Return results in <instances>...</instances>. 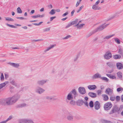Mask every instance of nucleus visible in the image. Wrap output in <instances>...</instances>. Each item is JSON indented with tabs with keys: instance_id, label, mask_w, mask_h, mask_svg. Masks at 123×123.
<instances>
[{
	"instance_id": "obj_1",
	"label": "nucleus",
	"mask_w": 123,
	"mask_h": 123,
	"mask_svg": "<svg viewBox=\"0 0 123 123\" xmlns=\"http://www.w3.org/2000/svg\"><path fill=\"white\" fill-rule=\"evenodd\" d=\"M19 98V96L16 95L12 97L0 100V103L4 105H11L15 103Z\"/></svg>"
},
{
	"instance_id": "obj_2",
	"label": "nucleus",
	"mask_w": 123,
	"mask_h": 123,
	"mask_svg": "<svg viewBox=\"0 0 123 123\" xmlns=\"http://www.w3.org/2000/svg\"><path fill=\"white\" fill-rule=\"evenodd\" d=\"M19 123H34L33 120L30 118H22L18 120Z\"/></svg>"
},
{
	"instance_id": "obj_3",
	"label": "nucleus",
	"mask_w": 123,
	"mask_h": 123,
	"mask_svg": "<svg viewBox=\"0 0 123 123\" xmlns=\"http://www.w3.org/2000/svg\"><path fill=\"white\" fill-rule=\"evenodd\" d=\"M112 55L111 53L109 51L106 52L104 55V57L105 59L108 60L111 58Z\"/></svg>"
},
{
	"instance_id": "obj_4",
	"label": "nucleus",
	"mask_w": 123,
	"mask_h": 123,
	"mask_svg": "<svg viewBox=\"0 0 123 123\" xmlns=\"http://www.w3.org/2000/svg\"><path fill=\"white\" fill-rule=\"evenodd\" d=\"M112 106V105L110 102H107L105 104L104 108L105 110H109L111 109Z\"/></svg>"
},
{
	"instance_id": "obj_5",
	"label": "nucleus",
	"mask_w": 123,
	"mask_h": 123,
	"mask_svg": "<svg viewBox=\"0 0 123 123\" xmlns=\"http://www.w3.org/2000/svg\"><path fill=\"white\" fill-rule=\"evenodd\" d=\"M35 91L37 93L41 94L44 92L45 90L41 87H37L35 89Z\"/></svg>"
},
{
	"instance_id": "obj_6",
	"label": "nucleus",
	"mask_w": 123,
	"mask_h": 123,
	"mask_svg": "<svg viewBox=\"0 0 123 123\" xmlns=\"http://www.w3.org/2000/svg\"><path fill=\"white\" fill-rule=\"evenodd\" d=\"M109 24H104L98 27L96 29V31H100L104 29L107 26H108Z\"/></svg>"
},
{
	"instance_id": "obj_7",
	"label": "nucleus",
	"mask_w": 123,
	"mask_h": 123,
	"mask_svg": "<svg viewBox=\"0 0 123 123\" xmlns=\"http://www.w3.org/2000/svg\"><path fill=\"white\" fill-rule=\"evenodd\" d=\"M79 92L81 94H83L86 93L85 88L82 87H80L78 88Z\"/></svg>"
},
{
	"instance_id": "obj_8",
	"label": "nucleus",
	"mask_w": 123,
	"mask_h": 123,
	"mask_svg": "<svg viewBox=\"0 0 123 123\" xmlns=\"http://www.w3.org/2000/svg\"><path fill=\"white\" fill-rule=\"evenodd\" d=\"M94 107L96 110L99 109L100 107V104L98 101H96L94 104Z\"/></svg>"
},
{
	"instance_id": "obj_9",
	"label": "nucleus",
	"mask_w": 123,
	"mask_h": 123,
	"mask_svg": "<svg viewBox=\"0 0 123 123\" xmlns=\"http://www.w3.org/2000/svg\"><path fill=\"white\" fill-rule=\"evenodd\" d=\"M81 22V21H79L78 23L74 25L75 27H77V28L79 29H81L82 28L84 25H85V24H79Z\"/></svg>"
},
{
	"instance_id": "obj_10",
	"label": "nucleus",
	"mask_w": 123,
	"mask_h": 123,
	"mask_svg": "<svg viewBox=\"0 0 123 123\" xmlns=\"http://www.w3.org/2000/svg\"><path fill=\"white\" fill-rule=\"evenodd\" d=\"M105 92L107 94L111 95L113 94V90L111 89L107 88L106 89Z\"/></svg>"
},
{
	"instance_id": "obj_11",
	"label": "nucleus",
	"mask_w": 123,
	"mask_h": 123,
	"mask_svg": "<svg viewBox=\"0 0 123 123\" xmlns=\"http://www.w3.org/2000/svg\"><path fill=\"white\" fill-rule=\"evenodd\" d=\"M47 80H39L37 81L38 84L40 85H43L47 81Z\"/></svg>"
},
{
	"instance_id": "obj_12",
	"label": "nucleus",
	"mask_w": 123,
	"mask_h": 123,
	"mask_svg": "<svg viewBox=\"0 0 123 123\" xmlns=\"http://www.w3.org/2000/svg\"><path fill=\"white\" fill-rule=\"evenodd\" d=\"M8 64L10 65L15 68H18L20 65L19 63H16L12 62H9Z\"/></svg>"
},
{
	"instance_id": "obj_13",
	"label": "nucleus",
	"mask_w": 123,
	"mask_h": 123,
	"mask_svg": "<svg viewBox=\"0 0 123 123\" xmlns=\"http://www.w3.org/2000/svg\"><path fill=\"white\" fill-rule=\"evenodd\" d=\"M71 93L72 95H73V97L74 98L75 97L78 95L77 92H76V90L75 89H73L71 92Z\"/></svg>"
},
{
	"instance_id": "obj_14",
	"label": "nucleus",
	"mask_w": 123,
	"mask_h": 123,
	"mask_svg": "<svg viewBox=\"0 0 123 123\" xmlns=\"http://www.w3.org/2000/svg\"><path fill=\"white\" fill-rule=\"evenodd\" d=\"M88 88L90 90H94L97 88V87L95 85H89L88 86Z\"/></svg>"
},
{
	"instance_id": "obj_15",
	"label": "nucleus",
	"mask_w": 123,
	"mask_h": 123,
	"mask_svg": "<svg viewBox=\"0 0 123 123\" xmlns=\"http://www.w3.org/2000/svg\"><path fill=\"white\" fill-rule=\"evenodd\" d=\"M92 77L93 79L101 78V75L100 74L97 73L94 74Z\"/></svg>"
},
{
	"instance_id": "obj_16",
	"label": "nucleus",
	"mask_w": 123,
	"mask_h": 123,
	"mask_svg": "<svg viewBox=\"0 0 123 123\" xmlns=\"http://www.w3.org/2000/svg\"><path fill=\"white\" fill-rule=\"evenodd\" d=\"M92 8L94 10H99L101 9V8L96 5H94L92 7Z\"/></svg>"
},
{
	"instance_id": "obj_17",
	"label": "nucleus",
	"mask_w": 123,
	"mask_h": 123,
	"mask_svg": "<svg viewBox=\"0 0 123 123\" xmlns=\"http://www.w3.org/2000/svg\"><path fill=\"white\" fill-rule=\"evenodd\" d=\"M80 55V53H79L75 55L73 60V61L74 62L77 61L78 60V59L79 58Z\"/></svg>"
},
{
	"instance_id": "obj_18",
	"label": "nucleus",
	"mask_w": 123,
	"mask_h": 123,
	"mask_svg": "<svg viewBox=\"0 0 123 123\" xmlns=\"http://www.w3.org/2000/svg\"><path fill=\"white\" fill-rule=\"evenodd\" d=\"M67 98L69 100H71L73 99V97L70 92L68 95Z\"/></svg>"
},
{
	"instance_id": "obj_19",
	"label": "nucleus",
	"mask_w": 123,
	"mask_h": 123,
	"mask_svg": "<svg viewBox=\"0 0 123 123\" xmlns=\"http://www.w3.org/2000/svg\"><path fill=\"white\" fill-rule=\"evenodd\" d=\"M8 81H6L0 84V89L4 87L8 83Z\"/></svg>"
},
{
	"instance_id": "obj_20",
	"label": "nucleus",
	"mask_w": 123,
	"mask_h": 123,
	"mask_svg": "<svg viewBox=\"0 0 123 123\" xmlns=\"http://www.w3.org/2000/svg\"><path fill=\"white\" fill-rule=\"evenodd\" d=\"M88 95L92 98H95L97 96L96 93L92 92H90L88 93Z\"/></svg>"
},
{
	"instance_id": "obj_21",
	"label": "nucleus",
	"mask_w": 123,
	"mask_h": 123,
	"mask_svg": "<svg viewBox=\"0 0 123 123\" xmlns=\"http://www.w3.org/2000/svg\"><path fill=\"white\" fill-rule=\"evenodd\" d=\"M117 67L118 69H122L123 68V65L120 63H117Z\"/></svg>"
},
{
	"instance_id": "obj_22",
	"label": "nucleus",
	"mask_w": 123,
	"mask_h": 123,
	"mask_svg": "<svg viewBox=\"0 0 123 123\" xmlns=\"http://www.w3.org/2000/svg\"><path fill=\"white\" fill-rule=\"evenodd\" d=\"M121 56L119 55L116 54L113 56V58L115 59H120L121 58Z\"/></svg>"
},
{
	"instance_id": "obj_23",
	"label": "nucleus",
	"mask_w": 123,
	"mask_h": 123,
	"mask_svg": "<svg viewBox=\"0 0 123 123\" xmlns=\"http://www.w3.org/2000/svg\"><path fill=\"white\" fill-rule=\"evenodd\" d=\"M84 103V101L82 100H79L77 102V105L79 106L82 105Z\"/></svg>"
},
{
	"instance_id": "obj_24",
	"label": "nucleus",
	"mask_w": 123,
	"mask_h": 123,
	"mask_svg": "<svg viewBox=\"0 0 123 123\" xmlns=\"http://www.w3.org/2000/svg\"><path fill=\"white\" fill-rule=\"evenodd\" d=\"M10 83L15 86H17L18 85V84L16 83L15 81L14 80H10Z\"/></svg>"
},
{
	"instance_id": "obj_25",
	"label": "nucleus",
	"mask_w": 123,
	"mask_h": 123,
	"mask_svg": "<svg viewBox=\"0 0 123 123\" xmlns=\"http://www.w3.org/2000/svg\"><path fill=\"white\" fill-rule=\"evenodd\" d=\"M114 34H113L112 35H108L107 36H105V37H104L103 39H108L110 38H111L113 36H114Z\"/></svg>"
},
{
	"instance_id": "obj_26",
	"label": "nucleus",
	"mask_w": 123,
	"mask_h": 123,
	"mask_svg": "<svg viewBox=\"0 0 123 123\" xmlns=\"http://www.w3.org/2000/svg\"><path fill=\"white\" fill-rule=\"evenodd\" d=\"M102 97H103V99L104 101H106L109 98L108 96L106 95H103Z\"/></svg>"
},
{
	"instance_id": "obj_27",
	"label": "nucleus",
	"mask_w": 123,
	"mask_h": 123,
	"mask_svg": "<svg viewBox=\"0 0 123 123\" xmlns=\"http://www.w3.org/2000/svg\"><path fill=\"white\" fill-rule=\"evenodd\" d=\"M106 75L108 77L111 79H115L116 78L115 76L114 75L113 76L111 74H106Z\"/></svg>"
},
{
	"instance_id": "obj_28",
	"label": "nucleus",
	"mask_w": 123,
	"mask_h": 123,
	"mask_svg": "<svg viewBox=\"0 0 123 123\" xmlns=\"http://www.w3.org/2000/svg\"><path fill=\"white\" fill-rule=\"evenodd\" d=\"M78 22V19H76L74 20L71 22L72 25L74 24H75V25L77 24Z\"/></svg>"
},
{
	"instance_id": "obj_29",
	"label": "nucleus",
	"mask_w": 123,
	"mask_h": 123,
	"mask_svg": "<svg viewBox=\"0 0 123 123\" xmlns=\"http://www.w3.org/2000/svg\"><path fill=\"white\" fill-rule=\"evenodd\" d=\"M114 40L115 42L118 44H119L120 43V41L118 38L115 37L114 38Z\"/></svg>"
},
{
	"instance_id": "obj_30",
	"label": "nucleus",
	"mask_w": 123,
	"mask_h": 123,
	"mask_svg": "<svg viewBox=\"0 0 123 123\" xmlns=\"http://www.w3.org/2000/svg\"><path fill=\"white\" fill-rule=\"evenodd\" d=\"M101 121L103 123H113L111 121H107L104 119L102 120Z\"/></svg>"
},
{
	"instance_id": "obj_31",
	"label": "nucleus",
	"mask_w": 123,
	"mask_h": 123,
	"mask_svg": "<svg viewBox=\"0 0 123 123\" xmlns=\"http://www.w3.org/2000/svg\"><path fill=\"white\" fill-rule=\"evenodd\" d=\"M107 65L110 67H112L113 66V64L112 62H107L106 63Z\"/></svg>"
},
{
	"instance_id": "obj_32",
	"label": "nucleus",
	"mask_w": 123,
	"mask_h": 123,
	"mask_svg": "<svg viewBox=\"0 0 123 123\" xmlns=\"http://www.w3.org/2000/svg\"><path fill=\"white\" fill-rule=\"evenodd\" d=\"M73 119V117L72 115H69L67 116V119L69 120H72Z\"/></svg>"
},
{
	"instance_id": "obj_33",
	"label": "nucleus",
	"mask_w": 123,
	"mask_h": 123,
	"mask_svg": "<svg viewBox=\"0 0 123 123\" xmlns=\"http://www.w3.org/2000/svg\"><path fill=\"white\" fill-rule=\"evenodd\" d=\"M5 20L6 21H13L14 20L13 19L9 17H5Z\"/></svg>"
},
{
	"instance_id": "obj_34",
	"label": "nucleus",
	"mask_w": 123,
	"mask_h": 123,
	"mask_svg": "<svg viewBox=\"0 0 123 123\" xmlns=\"http://www.w3.org/2000/svg\"><path fill=\"white\" fill-rule=\"evenodd\" d=\"M118 53L120 54H122L123 53V49L121 48H119L118 49Z\"/></svg>"
},
{
	"instance_id": "obj_35",
	"label": "nucleus",
	"mask_w": 123,
	"mask_h": 123,
	"mask_svg": "<svg viewBox=\"0 0 123 123\" xmlns=\"http://www.w3.org/2000/svg\"><path fill=\"white\" fill-rule=\"evenodd\" d=\"M50 29V27L46 28L43 29V32L49 31Z\"/></svg>"
},
{
	"instance_id": "obj_36",
	"label": "nucleus",
	"mask_w": 123,
	"mask_h": 123,
	"mask_svg": "<svg viewBox=\"0 0 123 123\" xmlns=\"http://www.w3.org/2000/svg\"><path fill=\"white\" fill-rule=\"evenodd\" d=\"M122 74L120 72H118L117 73V75L119 78H121L122 77Z\"/></svg>"
},
{
	"instance_id": "obj_37",
	"label": "nucleus",
	"mask_w": 123,
	"mask_h": 123,
	"mask_svg": "<svg viewBox=\"0 0 123 123\" xmlns=\"http://www.w3.org/2000/svg\"><path fill=\"white\" fill-rule=\"evenodd\" d=\"M101 79L103 80H104L105 81L107 82L109 81V79L106 77H101Z\"/></svg>"
},
{
	"instance_id": "obj_38",
	"label": "nucleus",
	"mask_w": 123,
	"mask_h": 123,
	"mask_svg": "<svg viewBox=\"0 0 123 123\" xmlns=\"http://www.w3.org/2000/svg\"><path fill=\"white\" fill-rule=\"evenodd\" d=\"M55 10L54 9H52L49 12V13L51 15H53L55 13Z\"/></svg>"
},
{
	"instance_id": "obj_39",
	"label": "nucleus",
	"mask_w": 123,
	"mask_h": 123,
	"mask_svg": "<svg viewBox=\"0 0 123 123\" xmlns=\"http://www.w3.org/2000/svg\"><path fill=\"white\" fill-rule=\"evenodd\" d=\"M17 12L18 13H21L22 11L20 9V8L19 7H18L17 9Z\"/></svg>"
},
{
	"instance_id": "obj_40",
	"label": "nucleus",
	"mask_w": 123,
	"mask_h": 123,
	"mask_svg": "<svg viewBox=\"0 0 123 123\" xmlns=\"http://www.w3.org/2000/svg\"><path fill=\"white\" fill-rule=\"evenodd\" d=\"M6 25L7 26L11 28H16V27L14 25L9 24H6Z\"/></svg>"
},
{
	"instance_id": "obj_41",
	"label": "nucleus",
	"mask_w": 123,
	"mask_h": 123,
	"mask_svg": "<svg viewBox=\"0 0 123 123\" xmlns=\"http://www.w3.org/2000/svg\"><path fill=\"white\" fill-rule=\"evenodd\" d=\"M89 105L90 107L92 108L93 106V103L92 101H91L89 103Z\"/></svg>"
},
{
	"instance_id": "obj_42",
	"label": "nucleus",
	"mask_w": 123,
	"mask_h": 123,
	"mask_svg": "<svg viewBox=\"0 0 123 123\" xmlns=\"http://www.w3.org/2000/svg\"><path fill=\"white\" fill-rule=\"evenodd\" d=\"M26 104L24 103L22 104L19 105L18 106L19 107H22L26 106Z\"/></svg>"
},
{
	"instance_id": "obj_43",
	"label": "nucleus",
	"mask_w": 123,
	"mask_h": 123,
	"mask_svg": "<svg viewBox=\"0 0 123 123\" xmlns=\"http://www.w3.org/2000/svg\"><path fill=\"white\" fill-rule=\"evenodd\" d=\"M12 118V115L10 116L9 117L7 118V119L6 120V122H7L8 121L11 120Z\"/></svg>"
},
{
	"instance_id": "obj_44",
	"label": "nucleus",
	"mask_w": 123,
	"mask_h": 123,
	"mask_svg": "<svg viewBox=\"0 0 123 123\" xmlns=\"http://www.w3.org/2000/svg\"><path fill=\"white\" fill-rule=\"evenodd\" d=\"M121 13V12L120 11H118L116 12L114 14L117 17H118L119 15Z\"/></svg>"
},
{
	"instance_id": "obj_45",
	"label": "nucleus",
	"mask_w": 123,
	"mask_h": 123,
	"mask_svg": "<svg viewBox=\"0 0 123 123\" xmlns=\"http://www.w3.org/2000/svg\"><path fill=\"white\" fill-rule=\"evenodd\" d=\"M117 92L122 91L123 90V88L122 87L118 88L117 89Z\"/></svg>"
},
{
	"instance_id": "obj_46",
	"label": "nucleus",
	"mask_w": 123,
	"mask_h": 123,
	"mask_svg": "<svg viewBox=\"0 0 123 123\" xmlns=\"http://www.w3.org/2000/svg\"><path fill=\"white\" fill-rule=\"evenodd\" d=\"M71 37V36L70 35H68L66 37L63 38V40H65L68 39V38H70Z\"/></svg>"
},
{
	"instance_id": "obj_47",
	"label": "nucleus",
	"mask_w": 123,
	"mask_h": 123,
	"mask_svg": "<svg viewBox=\"0 0 123 123\" xmlns=\"http://www.w3.org/2000/svg\"><path fill=\"white\" fill-rule=\"evenodd\" d=\"M84 6H81L79 8V9L77 11V13L79 12L81 9L83 8Z\"/></svg>"
},
{
	"instance_id": "obj_48",
	"label": "nucleus",
	"mask_w": 123,
	"mask_h": 123,
	"mask_svg": "<svg viewBox=\"0 0 123 123\" xmlns=\"http://www.w3.org/2000/svg\"><path fill=\"white\" fill-rule=\"evenodd\" d=\"M116 17H117L116 16L115 14H114L111 16L110 17V19H113Z\"/></svg>"
},
{
	"instance_id": "obj_49",
	"label": "nucleus",
	"mask_w": 123,
	"mask_h": 123,
	"mask_svg": "<svg viewBox=\"0 0 123 123\" xmlns=\"http://www.w3.org/2000/svg\"><path fill=\"white\" fill-rule=\"evenodd\" d=\"M54 97L53 96H47L46 97V98L48 99H53Z\"/></svg>"
},
{
	"instance_id": "obj_50",
	"label": "nucleus",
	"mask_w": 123,
	"mask_h": 123,
	"mask_svg": "<svg viewBox=\"0 0 123 123\" xmlns=\"http://www.w3.org/2000/svg\"><path fill=\"white\" fill-rule=\"evenodd\" d=\"M51 49V48L49 46L44 51V52H46L49 50L50 49Z\"/></svg>"
},
{
	"instance_id": "obj_51",
	"label": "nucleus",
	"mask_w": 123,
	"mask_h": 123,
	"mask_svg": "<svg viewBox=\"0 0 123 123\" xmlns=\"http://www.w3.org/2000/svg\"><path fill=\"white\" fill-rule=\"evenodd\" d=\"M32 17L33 18H37L39 17V14L37 15H34L33 16H32Z\"/></svg>"
},
{
	"instance_id": "obj_52",
	"label": "nucleus",
	"mask_w": 123,
	"mask_h": 123,
	"mask_svg": "<svg viewBox=\"0 0 123 123\" xmlns=\"http://www.w3.org/2000/svg\"><path fill=\"white\" fill-rule=\"evenodd\" d=\"M115 97L111 96L110 98L111 100L112 101H114L115 100Z\"/></svg>"
},
{
	"instance_id": "obj_53",
	"label": "nucleus",
	"mask_w": 123,
	"mask_h": 123,
	"mask_svg": "<svg viewBox=\"0 0 123 123\" xmlns=\"http://www.w3.org/2000/svg\"><path fill=\"white\" fill-rule=\"evenodd\" d=\"M56 46V45L55 44H54V45H52L49 46L51 49L52 48H54V47H55Z\"/></svg>"
},
{
	"instance_id": "obj_54",
	"label": "nucleus",
	"mask_w": 123,
	"mask_h": 123,
	"mask_svg": "<svg viewBox=\"0 0 123 123\" xmlns=\"http://www.w3.org/2000/svg\"><path fill=\"white\" fill-rule=\"evenodd\" d=\"M72 25V24H71V22H70V23H69L67 25V26H66V28H68L70 26H71V25Z\"/></svg>"
},
{
	"instance_id": "obj_55",
	"label": "nucleus",
	"mask_w": 123,
	"mask_h": 123,
	"mask_svg": "<svg viewBox=\"0 0 123 123\" xmlns=\"http://www.w3.org/2000/svg\"><path fill=\"white\" fill-rule=\"evenodd\" d=\"M102 91L100 90H98L97 93L98 94V95H100L101 94Z\"/></svg>"
},
{
	"instance_id": "obj_56",
	"label": "nucleus",
	"mask_w": 123,
	"mask_h": 123,
	"mask_svg": "<svg viewBox=\"0 0 123 123\" xmlns=\"http://www.w3.org/2000/svg\"><path fill=\"white\" fill-rule=\"evenodd\" d=\"M120 99V97L119 96H117L116 97V100L117 101H119Z\"/></svg>"
},
{
	"instance_id": "obj_57",
	"label": "nucleus",
	"mask_w": 123,
	"mask_h": 123,
	"mask_svg": "<svg viewBox=\"0 0 123 123\" xmlns=\"http://www.w3.org/2000/svg\"><path fill=\"white\" fill-rule=\"evenodd\" d=\"M68 14V12H66L65 13L63 14L62 16L63 17H64L65 16L67 15Z\"/></svg>"
},
{
	"instance_id": "obj_58",
	"label": "nucleus",
	"mask_w": 123,
	"mask_h": 123,
	"mask_svg": "<svg viewBox=\"0 0 123 123\" xmlns=\"http://www.w3.org/2000/svg\"><path fill=\"white\" fill-rule=\"evenodd\" d=\"M43 40V39H39L38 40H34V41L35 42H40L42 41Z\"/></svg>"
},
{
	"instance_id": "obj_59",
	"label": "nucleus",
	"mask_w": 123,
	"mask_h": 123,
	"mask_svg": "<svg viewBox=\"0 0 123 123\" xmlns=\"http://www.w3.org/2000/svg\"><path fill=\"white\" fill-rule=\"evenodd\" d=\"M56 18L55 16L53 17H50V21H52L54 19Z\"/></svg>"
},
{
	"instance_id": "obj_60",
	"label": "nucleus",
	"mask_w": 123,
	"mask_h": 123,
	"mask_svg": "<svg viewBox=\"0 0 123 123\" xmlns=\"http://www.w3.org/2000/svg\"><path fill=\"white\" fill-rule=\"evenodd\" d=\"M48 6L49 7V9H51V8H53L51 4L48 5Z\"/></svg>"
},
{
	"instance_id": "obj_61",
	"label": "nucleus",
	"mask_w": 123,
	"mask_h": 123,
	"mask_svg": "<svg viewBox=\"0 0 123 123\" xmlns=\"http://www.w3.org/2000/svg\"><path fill=\"white\" fill-rule=\"evenodd\" d=\"M16 18L17 19H24V18L23 17H16Z\"/></svg>"
},
{
	"instance_id": "obj_62",
	"label": "nucleus",
	"mask_w": 123,
	"mask_h": 123,
	"mask_svg": "<svg viewBox=\"0 0 123 123\" xmlns=\"http://www.w3.org/2000/svg\"><path fill=\"white\" fill-rule=\"evenodd\" d=\"M80 4V2L77 1L76 3V4L75 6L76 7H78L79 6Z\"/></svg>"
},
{
	"instance_id": "obj_63",
	"label": "nucleus",
	"mask_w": 123,
	"mask_h": 123,
	"mask_svg": "<svg viewBox=\"0 0 123 123\" xmlns=\"http://www.w3.org/2000/svg\"><path fill=\"white\" fill-rule=\"evenodd\" d=\"M84 103L85 104V105L86 106H87L88 107V106H89V104H88V103L86 101L85 102H84Z\"/></svg>"
},
{
	"instance_id": "obj_64",
	"label": "nucleus",
	"mask_w": 123,
	"mask_h": 123,
	"mask_svg": "<svg viewBox=\"0 0 123 123\" xmlns=\"http://www.w3.org/2000/svg\"><path fill=\"white\" fill-rule=\"evenodd\" d=\"M5 78L6 79L8 77V75L6 74H5Z\"/></svg>"
}]
</instances>
